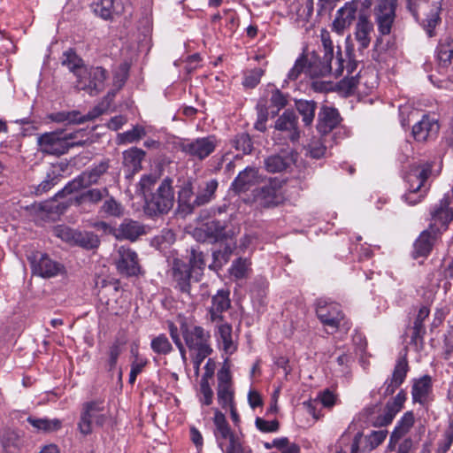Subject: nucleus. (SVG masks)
<instances>
[{"instance_id": "f257e3e1", "label": "nucleus", "mask_w": 453, "mask_h": 453, "mask_svg": "<svg viewBox=\"0 0 453 453\" xmlns=\"http://www.w3.org/2000/svg\"><path fill=\"white\" fill-rule=\"evenodd\" d=\"M61 64L77 77L74 88L91 96H97L105 88L108 72L102 66L86 67L83 60L73 49L63 53Z\"/></svg>"}, {"instance_id": "f03ea898", "label": "nucleus", "mask_w": 453, "mask_h": 453, "mask_svg": "<svg viewBox=\"0 0 453 453\" xmlns=\"http://www.w3.org/2000/svg\"><path fill=\"white\" fill-rule=\"evenodd\" d=\"M396 7L397 0H378L374 7L373 14L380 35L375 41L372 58L377 62L381 60V54L388 49V43L383 42L382 35H388L391 33Z\"/></svg>"}, {"instance_id": "7ed1b4c3", "label": "nucleus", "mask_w": 453, "mask_h": 453, "mask_svg": "<svg viewBox=\"0 0 453 453\" xmlns=\"http://www.w3.org/2000/svg\"><path fill=\"white\" fill-rule=\"evenodd\" d=\"M181 335L190 351H195V365L199 367L203 361L212 353L211 333L201 326H189L182 320L180 326Z\"/></svg>"}, {"instance_id": "20e7f679", "label": "nucleus", "mask_w": 453, "mask_h": 453, "mask_svg": "<svg viewBox=\"0 0 453 453\" xmlns=\"http://www.w3.org/2000/svg\"><path fill=\"white\" fill-rule=\"evenodd\" d=\"M174 203L173 180L169 177L162 180L155 189L145 195L144 213L151 218L168 213Z\"/></svg>"}, {"instance_id": "39448f33", "label": "nucleus", "mask_w": 453, "mask_h": 453, "mask_svg": "<svg viewBox=\"0 0 453 453\" xmlns=\"http://www.w3.org/2000/svg\"><path fill=\"white\" fill-rule=\"evenodd\" d=\"M285 181L279 178H270L268 182L252 190V201L258 207L270 209L282 204L285 200Z\"/></svg>"}, {"instance_id": "423d86ee", "label": "nucleus", "mask_w": 453, "mask_h": 453, "mask_svg": "<svg viewBox=\"0 0 453 453\" xmlns=\"http://www.w3.org/2000/svg\"><path fill=\"white\" fill-rule=\"evenodd\" d=\"M190 266L179 257L172 260L167 271V276L171 286L181 295L191 297V287L193 282H197L199 279L193 275Z\"/></svg>"}, {"instance_id": "0eeeda50", "label": "nucleus", "mask_w": 453, "mask_h": 453, "mask_svg": "<svg viewBox=\"0 0 453 453\" xmlns=\"http://www.w3.org/2000/svg\"><path fill=\"white\" fill-rule=\"evenodd\" d=\"M109 166V160L107 159L100 162L90 170L83 172L58 191V197H64L81 188L96 184L100 178L107 172Z\"/></svg>"}, {"instance_id": "6e6552de", "label": "nucleus", "mask_w": 453, "mask_h": 453, "mask_svg": "<svg viewBox=\"0 0 453 453\" xmlns=\"http://www.w3.org/2000/svg\"><path fill=\"white\" fill-rule=\"evenodd\" d=\"M307 57V74L311 78L325 77L333 74L335 78L341 76L343 72V60L341 58L335 59L336 67L333 69L332 60L326 55L321 58L317 52L312 51Z\"/></svg>"}, {"instance_id": "1a4fd4ad", "label": "nucleus", "mask_w": 453, "mask_h": 453, "mask_svg": "<svg viewBox=\"0 0 453 453\" xmlns=\"http://www.w3.org/2000/svg\"><path fill=\"white\" fill-rule=\"evenodd\" d=\"M316 314L319 321L333 329L331 334L336 332L341 326L346 330L349 328V323L344 321L345 315L341 310L340 304L319 300L316 304Z\"/></svg>"}, {"instance_id": "9d476101", "label": "nucleus", "mask_w": 453, "mask_h": 453, "mask_svg": "<svg viewBox=\"0 0 453 453\" xmlns=\"http://www.w3.org/2000/svg\"><path fill=\"white\" fill-rule=\"evenodd\" d=\"M219 141L215 135H208L194 140L183 141L180 143V150L193 160L203 161L211 155Z\"/></svg>"}, {"instance_id": "9b49d317", "label": "nucleus", "mask_w": 453, "mask_h": 453, "mask_svg": "<svg viewBox=\"0 0 453 453\" xmlns=\"http://www.w3.org/2000/svg\"><path fill=\"white\" fill-rule=\"evenodd\" d=\"M107 418L103 403H86L78 424L80 432L84 435L90 434L93 431V424L101 427L104 425Z\"/></svg>"}, {"instance_id": "f8f14e48", "label": "nucleus", "mask_w": 453, "mask_h": 453, "mask_svg": "<svg viewBox=\"0 0 453 453\" xmlns=\"http://www.w3.org/2000/svg\"><path fill=\"white\" fill-rule=\"evenodd\" d=\"M114 263L119 274L126 277L136 276L141 265L136 252L129 247L120 246L114 257Z\"/></svg>"}, {"instance_id": "ddd939ff", "label": "nucleus", "mask_w": 453, "mask_h": 453, "mask_svg": "<svg viewBox=\"0 0 453 453\" xmlns=\"http://www.w3.org/2000/svg\"><path fill=\"white\" fill-rule=\"evenodd\" d=\"M441 230L435 225H429L422 231L413 244L412 257H427L437 242L441 239Z\"/></svg>"}, {"instance_id": "4468645a", "label": "nucleus", "mask_w": 453, "mask_h": 453, "mask_svg": "<svg viewBox=\"0 0 453 453\" xmlns=\"http://www.w3.org/2000/svg\"><path fill=\"white\" fill-rule=\"evenodd\" d=\"M217 379L218 402L223 409H226L228 405L234 403V395L232 375L229 368L222 367L217 373Z\"/></svg>"}, {"instance_id": "2eb2a0df", "label": "nucleus", "mask_w": 453, "mask_h": 453, "mask_svg": "<svg viewBox=\"0 0 453 453\" xmlns=\"http://www.w3.org/2000/svg\"><path fill=\"white\" fill-rule=\"evenodd\" d=\"M111 105L110 93L104 97L101 103L96 105L86 115L81 116L79 111L58 112V122L68 121L69 123H83L93 120L105 113Z\"/></svg>"}, {"instance_id": "dca6fc26", "label": "nucleus", "mask_w": 453, "mask_h": 453, "mask_svg": "<svg viewBox=\"0 0 453 453\" xmlns=\"http://www.w3.org/2000/svg\"><path fill=\"white\" fill-rule=\"evenodd\" d=\"M359 4V0H352L350 2H347L344 6L340 8L337 11L335 19L332 24L333 30L337 34L342 35L343 31L356 19Z\"/></svg>"}, {"instance_id": "f3484780", "label": "nucleus", "mask_w": 453, "mask_h": 453, "mask_svg": "<svg viewBox=\"0 0 453 453\" xmlns=\"http://www.w3.org/2000/svg\"><path fill=\"white\" fill-rule=\"evenodd\" d=\"M275 129L285 134V138L292 142H298L300 129L298 127V118L293 111L287 110L275 122Z\"/></svg>"}, {"instance_id": "a211bd4d", "label": "nucleus", "mask_w": 453, "mask_h": 453, "mask_svg": "<svg viewBox=\"0 0 453 453\" xmlns=\"http://www.w3.org/2000/svg\"><path fill=\"white\" fill-rule=\"evenodd\" d=\"M259 182L260 175L258 169L253 166H247L234 180L231 184V189L236 194L245 193Z\"/></svg>"}, {"instance_id": "6ab92c4d", "label": "nucleus", "mask_w": 453, "mask_h": 453, "mask_svg": "<svg viewBox=\"0 0 453 453\" xmlns=\"http://www.w3.org/2000/svg\"><path fill=\"white\" fill-rule=\"evenodd\" d=\"M450 203L449 196L446 195L431 211L432 223L430 225L438 226L441 233L448 228L449 224L453 220V210L449 207Z\"/></svg>"}, {"instance_id": "aec40b11", "label": "nucleus", "mask_w": 453, "mask_h": 453, "mask_svg": "<svg viewBox=\"0 0 453 453\" xmlns=\"http://www.w3.org/2000/svg\"><path fill=\"white\" fill-rule=\"evenodd\" d=\"M341 120L337 109L323 105L318 115L317 130L323 135L327 134L340 124Z\"/></svg>"}, {"instance_id": "412c9836", "label": "nucleus", "mask_w": 453, "mask_h": 453, "mask_svg": "<svg viewBox=\"0 0 453 453\" xmlns=\"http://www.w3.org/2000/svg\"><path fill=\"white\" fill-rule=\"evenodd\" d=\"M28 259L32 265V272L42 278H51L57 274V263L51 260L47 254L36 252Z\"/></svg>"}, {"instance_id": "4be33fe9", "label": "nucleus", "mask_w": 453, "mask_h": 453, "mask_svg": "<svg viewBox=\"0 0 453 453\" xmlns=\"http://www.w3.org/2000/svg\"><path fill=\"white\" fill-rule=\"evenodd\" d=\"M408 371L409 365L406 357L398 358L394 367L391 378L385 382V396L392 395L404 382Z\"/></svg>"}, {"instance_id": "5701e85b", "label": "nucleus", "mask_w": 453, "mask_h": 453, "mask_svg": "<svg viewBox=\"0 0 453 453\" xmlns=\"http://www.w3.org/2000/svg\"><path fill=\"white\" fill-rule=\"evenodd\" d=\"M213 424L215 426L214 435L220 447H222L221 440H228L229 445L240 441L238 436L231 429L225 415L221 411H215Z\"/></svg>"}, {"instance_id": "b1692460", "label": "nucleus", "mask_w": 453, "mask_h": 453, "mask_svg": "<svg viewBox=\"0 0 453 453\" xmlns=\"http://www.w3.org/2000/svg\"><path fill=\"white\" fill-rule=\"evenodd\" d=\"M432 172V165L414 166L406 175V181L409 184L408 190L426 191L428 188L425 184Z\"/></svg>"}, {"instance_id": "393cba45", "label": "nucleus", "mask_w": 453, "mask_h": 453, "mask_svg": "<svg viewBox=\"0 0 453 453\" xmlns=\"http://www.w3.org/2000/svg\"><path fill=\"white\" fill-rule=\"evenodd\" d=\"M438 121L428 115H424L412 127V135L417 142H426L439 132Z\"/></svg>"}, {"instance_id": "a878e982", "label": "nucleus", "mask_w": 453, "mask_h": 453, "mask_svg": "<svg viewBox=\"0 0 453 453\" xmlns=\"http://www.w3.org/2000/svg\"><path fill=\"white\" fill-rule=\"evenodd\" d=\"M231 301L229 291L219 290L211 298V306L209 308V315L211 322H222V313L230 308Z\"/></svg>"}, {"instance_id": "bb28decb", "label": "nucleus", "mask_w": 453, "mask_h": 453, "mask_svg": "<svg viewBox=\"0 0 453 453\" xmlns=\"http://www.w3.org/2000/svg\"><path fill=\"white\" fill-rule=\"evenodd\" d=\"M373 32V24L365 14H359L356 24L354 36L358 43V50L367 49L371 43V34Z\"/></svg>"}, {"instance_id": "cd10ccee", "label": "nucleus", "mask_w": 453, "mask_h": 453, "mask_svg": "<svg viewBox=\"0 0 453 453\" xmlns=\"http://www.w3.org/2000/svg\"><path fill=\"white\" fill-rule=\"evenodd\" d=\"M298 153L292 150L286 155H272L265 159V167L269 173H280L297 160Z\"/></svg>"}, {"instance_id": "c85d7f7f", "label": "nucleus", "mask_w": 453, "mask_h": 453, "mask_svg": "<svg viewBox=\"0 0 453 453\" xmlns=\"http://www.w3.org/2000/svg\"><path fill=\"white\" fill-rule=\"evenodd\" d=\"M226 228V221L211 219L204 223L201 226L200 231L204 234L206 240L216 242L227 239L229 233Z\"/></svg>"}, {"instance_id": "c756f323", "label": "nucleus", "mask_w": 453, "mask_h": 453, "mask_svg": "<svg viewBox=\"0 0 453 453\" xmlns=\"http://www.w3.org/2000/svg\"><path fill=\"white\" fill-rule=\"evenodd\" d=\"M146 234L145 226L132 219H125L117 229L115 237L118 240L136 241L141 235Z\"/></svg>"}, {"instance_id": "7c9ffc66", "label": "nucleus", "mask_w": 453, "mask_h": 453, "mask_svg": "<svg viewBox=\"0 0 453 453\" xmlns=\"http://www.w3.org/2000/svg\"><path fill=\"white\" fill-rule=\"evenodd\" d=\"M432 392V379L429 375H424L416 380L412 385L411 396L414 403L424 406L428 402V395Z\"/></svg>"}, {"instance_id": "2f4dec72", "label": "nucleus", "mask_w": 453, "mask_h": 453, "mask_svg": "<svg viewBox=\"0 0 453 453\" xmlns=\"http://www.w3.org/2000/svg\"><path fill=\"white\" fill-rule=\"evenodd\" d=\"M92 7L94 12L104 19H112L114 15L124 12L122 4L115 0H96Z\"/></svg>"}, {"instance_id": "473e14b6", "label": "nucleus", "mask_w": 453, "mask_h": 453, "mask_svg": "<svg viewBox=\"0 0 453 453\" xmlns=\"http://www.w3.org/2000/svg\"><path fill=\"white\" fill-rule=\"evenodd\" d=\"M430 310L427 306H421L418 314L413 321V326L411 327L412 333L411 336V343L418 345V342L422 343L426 334V326L424 321L429 316Z\"/></svg>"}, {"instance_id": "72a5a7b5", "label": "nucleus", "mask_w": 453, "mask_h": 453, "mask_svg": "<svg viewBox=\"0 0 453 453\" xmlns=\"http://www.w3.org/2000/svg\"><path fill=\"white\" fill-rule=\"evenodd\" d=\"M144 157V150L133 147L123 152V165L131 174H134L142 169V162Z\"/></svg>"}, {"instance_id": "f704fd0d", "label": "nucleus", "mask_w": 453, "mask_h": 453, "mask_svg": "<svg viewBox=\"0 0 453 453\" xmlns=\"http://www.w3.org/2000/svg\"><path fill=\"white\" fill-rule=\"evenodd\" d=\"M179 207L186 213H191L197 205L195 203L192 183L186 181L178 191Z\"/></svg>"}, {"instance_id": "c9c22d12", "label": "nucleus", "mask_w": 453, "mask_h": 453, "mask_svg": "<svg viewBox=\"0 0 453 453\" xmlns=\"http://www.w3.org/2000/svg\"><path fill=\"white\" fill-rule=\"evenodd\" d=\"M218 181L213 179L205 181L199 186V189L195 197V203L197 207L204 205L212 200L218 188Z\"/></svg>"}, {"instance_id": "e433bc0d", "label": "nucleus", "mask_w": 453, "mask_h": 453, "mask_svg": "<svg viewBox=\"0 0 453 453\" xmlns=\"http://www.w3.org/2000/svg\"><path fill=\"white\" fill-rule=\"evenodd\" d=\"M296 108L303 118L305 126H311L315 118L317 103L313 100H297L296 101Z\"/></svg>"}, {"instance_id": "4c0bfd02", "label": "nucleus", "mask_w": 453, "mask_h": 453, "mask_svg": "<svg viewBox=\"0 0 453 453\" xmlns=\"http://www.w3.org/2000/svg\"><path fill=\"white\" fill-rule=\"evenodd\" d=\"M415 423V416L412 411H406L396 423L393 433L394 439H403L413 427Z\"/></svg>"}, {"instance_id": "58836bf2", "label": "nucleus", "mask_w": 453, "mask_h": 453, "mask_svg": "<svg viewBox=\"0 0 453 453\" xmlns=\"http://www.w3.org/2000/svg\"><path fill=\"white\" fill-rule=\"evenodd\" d=\"M453 58V39L446 38L437 46V59L442 67H448Z\"/></svg>"}, {"instance_id": "ea45409f", "label": "nucleus", "mask_w": 453, "mask_h": 453, "mask_svg": "<svg viewBox=\"0 0 453 453\" xmlns=\"http://www.w3.org/2000/svg\"><path fill=\"white\" fill-rule=\"evenodd\" d=\"M56 196L51 200L44 201L39 204H34L33 209L37 217L42 220H54L57 213Z\"/></svg>"}, {"instance_id": "a19ab883", "label": "nucleus", "mask_w": 453, "mask_h": 453, "mask_svg": "<svg viewBox=\"0 0 453 453\" xmlns=\"http://www.w3.org/2000/svg\"><path fill=\"white\" fill-rule=\"evenodd\" d=\"M39 150L43 154L55 155L57 153V133H45L38 137Z\"/></svg>"}, {"instance_id": "79ce46f5", "label": "nucleus", "mask_w": 453, "mask_h": 453, "mask_svg": "<svg viewBox=\"0 0 453 453\" xmlns=\"http://www.w3.org/2000/svg\"><path fill=\"white\" fill-rule=\"evenodd\" d=\"M99 244L100 240L96 234L93 232L78 230L74 246H79L85 250H93L96 249Z\"/></svg>"}, {"instance_id": "37998d69", "label": "nucleus", "mask_w": 453, "mask_h": 453, "mask_svg": "<svg viewBox=\"0 0 453 453\" xmlns=\"http://www.w3.org/2000/svg\"><path fill=\"white\" fill-rule=\"evenodd\" d=\"M440 12H441V4L435 3L431 6L430 12L426 15V18L422 19L423 26L426 30L428 35L432 37L434 35V29L440 22Z\"/></svg>"}, {"instance_id": "c03bdc74", "label": "nucleus", "mask_w": 453, "mask_h": 453, "mask_svg": "<svg viewBox=\"0 0 453 453\" xmlns=\"http://www.w3.org/2000/svg\"><path fill=\"white\" fill-rule=\"evenodd\" d=\"M109 191L107 188H91L83 193H81L79 196L75 197V201L78 204H81L85 202H89L92 203H97L104 197L108 196Z\"/></svg>"}, {"instance_id": "a18cd8bd", "label": "nucleus", "mask_w": 453, "mask_h": 453, "mask_svg": "<svg viewBox=\"0 0 453 453\" xmlns=\"http://www.w3.org/2000/svg\"><path fill=\"white\" fill-rule=\"evenodd\" d=\"M250 261L248 258L239 257L233 262L229 273L236 280H242L249 276Z\"/></svg>"}, {"instance_id": "49530a36", "label": "nucleus", "mask_w": 453, "mask_h": 453, "mask_svg": "<svg viewBox=\"0 0 453 453\" xmlns=\"http://www.w3.org/2000/svg\"><path fill=\"white\" fill-rule=\"evenodd\" d=\"M146 135L145 128L136 125L131 130L118 134V144L136 142Z\"/></svg>"}, {"instance_id": "de8ad7c7", "label": "nucleus", "mask_w": 453, "mask_h": 453, "mask_svg": "<svg viewBox=\"0 0 453 453\" xmlns=\"http://www.w3.org/2000/svg\"><path fill=\"white\" fill-rule=\"evenodd\" d=\"M218 334L226 352H232L235 349L232 338V326L228 323L218 325Z\"/></svg>"}, {"instance_id": "09e8293b", "label": "nucleus", "mask_w": 453, "mask_h": 453, "mask_svg": "<svg viewBox=\"0 0 453 453\" xmlns=\"http://www.w3.org/2000/svg\"><path fill=\"white\" fill-rule=\"evenodd\" d=\"M230 142L232 147L236 150L242 151L243 154H250L253 150V142L247 133L236 134Z\"/></svg>"}, {"instance_id": "8fccbe9b", "label": "nucleus", "mask_w": 453, "mask_h": 453, "mask_svg": "<svg viewBox=\"0 0 453 453\" xmlns=\"http://www.w3.org/2000/svg\"><path fill=\"white\" fill-rule=\"evenodd\" d=\"M232 253L233 248L230 245H225L223 249L213 251V263L209 267L213 270L221 268L229 261Z\"/></svg>"}, {"instance_id": "3c124183", "label": "nucleus", "mask_w": 453, "mask_h": 453, "mask_svg": "<svg viewBox=\"0 0 453 453\" xmlns=\"http://www.w3.org/2000/svg\"><path fill=\"white\" fill-rule=\"evenodd\" d=\"M27 421L36 432L49 433L54 431L57 427V421L50 420L48 418H39L30 416L27 418Z\"/></svg>"}, {"instance_id": "603ef678", "label": "nucleus", "mask_w": 453, "mask_h": 453, "mask_svg": "<svg viewBox=\"0 0 453 453\" xmlns=\"http://www.w3.org/2000/svg\"><path fill=\"white\" fill-rule=\"evenodd\" d=\"M150 347L158 355H168L173 350V346L165 334H159L152 339Z\"/></svg>"}, {"instance_id": "864d4df0", "label": "nucleus", "mask_w": 453, "mask_h": 453, "mask_svg": "<svg viewBox=\"0 0 453 453\" xmlns=\"http://www.w3.org/2000/svg\"><path fill=\"white\" fill-rule=\"evenodd\" d=\"M406 399V393L402 389L395 397L387 402L384 409L395 417V415L403 409Z\"/></svg>"}, {"instance_id": "5fc2aeb1", "label": "nucleus", "mask_w": 453, "mask_h": 453, "mask_svg": "<svg viewBox=\"0 0 453 453\" xmlns=\"http://www.w3.org/2000/svg\"><path fill=\"white\" fill-rule=\"evenodd\" d=\"M123 211L122 205L111 196L106 199L101 207V212L111 217L119 218L123 215Z\"/></svg>"}, {"instance_id": "6e6d98bb", "label": "nucleus", "mask_w": 453, "mask_h": 453, "mask_svg": "<svg viewBox=\"0 0 453 453\" xmlns=\"http://www.w3.org/2000/svg\"><path fill=\"white\" fill-rule=\"evenodd\" d=\"M265 70L262 68H254L244 73L242 85L247 88H254L260 82Z\"/></svg>"}, {"instance_id": "4d7b16f0", "label": "nucleus", "mask_w": 453, "mask_h": 453, "mask_svg": "<svg viewBox=\"0 0 453 453\" xmlns=\"http://www.w3.org/2000/svg\"><path fill=\"white\" fill-rule=\"evenodd\" d=\"M306 155L314 159L325 157L326 147L320 139L312 140L306 147Z\"/></svg>"}, {"instance_id": "13d9d810", "label": "nucleus", "mask_w": 453, "mask_h": 453, "mask_svg": "<svg viewBox=\"0 0 453 453\" xmlns=\"http://www.w3.org/2000/svg\"><path fill=\"white\" fill-rule=\"evenodd\" d=\"M273 446L281 453H300L301 450L298 444L290 442L287 437L274 439Z\"/></svg>"}, {"instance_id": "bf43d9fd", "label": "nucleus", "mask_w": 453, "mask_h": 453, "mask_svg": "<svg viewBox=\"0 0 453 453\" xmlns=\"http://www.w3.org/2000/svg\"><path fill=\"white\" fill-rule=\"evenodd\" d=\"M387 435L388 430L372 431V433L365 437L366 447L369 450L375 449L385 441Z\"/></svg>"}, {"instance_id": "052dcab7", "label": "nucleus", "mask_w": 453, "mask_h": 453, "mask_svg": "<svg viewBox=\"0 0 453 453\" xmlns=\"http://www.w3.org/2000/svg\"><path fill=\"white\" fill-rule=\"evenodd\" d=\"M187 264L194 273H196V270L203 271L205 267L203 253L195 248H191L189 259Z\"/></svg>"}, {"instance_id": "680f3d73", "label": "nucleus", "mask_w": 453, "mask_h": 453, "mask_svg": "<svg viewBox=\"0 0 453 453\" xmlns=\"http://www.w3.org/2000/svg\"><path fill=\"white\" fill-rule=\"evenodd\" d=\"M307 73V57L303 54L295 62L294 66L288 72V79L296 81L299 78L302 73Z\"/></svg>"}, {"instance_id": "e2e57ef3", "label": "nucleus", "mask_w": 453, "mask_h": 453, "mask_svg": "<svg viewBox=\"0 0 453 453\" xmlns=\"http://www.w3.org/2000/svg\"><path fill=\"white\" fill-rule=\"evenodd\" d=\"M407 8L416 20H419L420 11L426 10L429 6L427 0H406Z\"/></svg>"}, {"instance_id": "0e129e2a", "label": "nucleus", "mask_w": 453, "mask_h": 453, "mask_svg": "<svg viewBox=\"0 0 453 453\" xmlns=\"http://www.w3.org/2000/svg\"><path fill=\"white\" fill-rule=\"evenodd\" d=\"M394 418L393 415L384 409L383 413L372 416L370 418V423L373 427H383L390 425Z\"/></svg>"}, {"instance_id": "69168bd1", "label": "nucleus", "mask_w": 453, "mask_h": 453, "mask_svg": "<svg viewBox=\"0 0 453 453\" xmlns=\"http://www.w3.org/2000/svg\"><path fill=\"white\" fill-rule=\"evenodd\" d=\"M78 230L67 226H58V238L71 246H74Z\"/></svg>"}, {"instance_id": "338daca9", "label": "nucleus", "mask_w": 453, "mask_h": 453, "mask_svg": "<svg viewBox=\"0 0 453 453\" xmlns=\"http://www.w3.org/2000/svg\"><path fill=\"white\" fill-rule=\"evenodd\" d=\"M200 392L202 395L201 403L207 406L211 405L213 401V391L209 381H206L205 379L200 381Z\"/></svg>"}, {"instance_id": "774afa93", "label": "nucleus", "mask_w": 453, "mask_h": 453, "mask_svg": "<svg viewBox=\"0 0 453 453\" xmlns=\"http://www.w3.org/2000/svg\"><path fill=\"white\" fill-rule=\"evenodd\" d=\"M270 102L271 105L277 109L276 112H278L288 104V96L280 89L275 88L272 92Z\"/></svg>"}]
</instances>
